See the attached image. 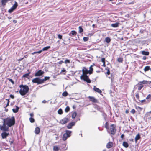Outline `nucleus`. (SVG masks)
<instances>
[{"instance_id": "nucleus-1", "label": "nucleus", "mask_w": 151, "mask_h": 151, "mask_svg": "<svg viewBox=\"0 0 151 151\" xmlns=\"http://www.w3.org/2000/svg\"><path fill=\"white\" fill-rule=\"evenodd\" d=\"M3 125H0V129L3 131H8L9 128L14 125L15 124V119L14 116L11 118L7 117L3 119Z\"/></svg>"}, {"instance_id": "nucleus-2", "label": "nucleus", "mask_w": 151, "mask_h": 151, "mask_svg": "<svg viewBox=\"0 0 151 151\" xmlns=\"http://www.w3.org/2000/svg\"><path fill=\"white\" fill-rule=\"evenodd\" d=\"M82 71L83 73L82 75L80 77L81 79L83 80L88 83H90L91 82V81L89 78L87 76V74L88 73L91 74L92 73V72L88 71V70L85 67H83Z\"/></svg>"}, {"instance_id": "nucleus-3", "label": "nucleus", "mask_w": 151, "mask_h": 151, "mask_svg": "<svg viewBox=\"0 0 151 151\" xmlns=\"http://www.w3.org/2000/svg\"><path fill=\"white\" fill-rule=\"evenodd\" d=\"M19 87L21 88L19 91V93L22 96L26 95L29 90L28 86L26 85L22 84L19 86Z\"/></svg>"}, {"instance_id": "nucleus-4", "label": "nucleus", "mask_w": 151, "mask_h": 151, "mask_svg": "<svg viewBox=\"0 0 151 151\" xmlns=\"http://www.w3.org/2000/svg\"><path fill=\"white\" fill-rule=\"evenodd\" d=\"M42 79L39 78H36L32 80V82L34 83H37V84L42 83Z\"/></svg>"}, {"instance_id": "nucleus-5", "label": "nucleus", "mask_w": 151, "mask_h": 151, "mask_svg": "<svg viewBox=\"0 0 151 151\" xmlns=\"http://www.w3.org/2000/svg\"><path fill=\"white\" fill-rule=\"evenodd\" d=\"M18 6V4L17 2L15 1V3L8 10L9 13H12Z\"/></svg>"}, {"instance_id": "nucleus-6", "label": "nucleus", "mask_w": 151, "mask_h": 151, "mask_svg": "<svg viewBox=\"0 0 151 151\" xmlns=\"http://www.w3.org/2000/svg\"><path fill=\"white\" fill-rule=\"evenodd\" d=\"M44 73L43 71H42L41 70H39L35 74V76H40L42 75Z\"/></svg>"}, {"instance_id": "nucleus-7", "label": "nucleus", "mask_w": 151, "mask_h": 151, "mask_svg": "<svg viewBox=\"0 0 151 151\" xmlns=\"http://www.w3.org/2000/svg\"><path fill=\"white\" fill-rule=\"evenodd\" d=\"M69 120L68 118L65 117L60 121V123L62 124H63L68 122Z\"/></svg>"}, {"instance_id": "nucleus-8", "label": "nucleus", "mask_w": 151, "mask_h": 151, "mask_svg": "<svg viewBox=\"0 0 151 151\" xmlns=\"http://www.w3.org/2000/svg\"><path fill=\"white\" fill-rule=\"evenodd\" d=\"M110 130L111 132V134L114 135L115 134L116 129L114 127V125L112 124L111 125L110 128Z\"/></svg>"}, {"instance_id": "nucleus-9", "label": "nucleus", "mask_w": 151, "mask_h": 151, "mask_svg": "<svg viewBox=\"0 0 151 151\" xmlns=\"http://www.w3.org/2000/svg\"><path fill=\"white\" fill-rule=\"evenodd\" d=\"M4 131V132L1 134V136L2 139H6L9 135V133L6 132V131Z\"/></svg>"}, {"instance_id": "nucleus-10", "label": "nucleus", "mask_w": 151, "mask_h": 151, "mask_svg": "<svg viewBox=\"0 0 151 151\" xmlns=\"http://www.w3.org/2000/svg\"><path fill=\"white\" fill-rule=\"evenodd\" d=\"M75 124V122H72L70 123L67 126V128L68 129H71L72 127L74 126Z\"/></svg>"}, {"instance_id": "nucleus-11", "label": "nucleus", "mask_w": 151, "mask_h": 151, "mask_svg": "<svg viewBox=\"0 0 151 151\" xmlns=\"http://www.w3.org/2000/svg\"><path fill=\"white\" fill-rule=\"evenodd\" d=\"M77 34V32L74 30H72L69 33V35L70 37H73L76 36Z\"/></svg>"}, {"instance_id": "nucleus-12", "label": "nucleus", "mask_w": 151, "mask_h": 151, "mask_svg": "<svg viewBox=\"0 0 151 151\" xmlns=\"http://www.w3.org/2000/svg\"><path fill=\"white\" fill-rule=\"evenodd\" d=\"M151 83V81H148L146 80H143L142 81H140L139 82L138 84L141 85L144 84H150Z\"/></svg>"}, {"instance_id": "nucleus-13", "label": "nucleus", "mask_w": 151, "mask_h": 151, "mask_svg": "<svg viewBox=\"0 0 151 151\" xmlns=\"http://www.w3.org/2000/svg\"><path fill=\"white\" fill-rule=\"evenodd\" d=\"M88 98L90 101H92L93 102H96L97 100L94 97L91 96H89Z\"/></svg>"}, {"instance_id": "nucleus-14", "label": "nucleus", "mask_w": 151, "mask_h": 151, "mask_svg": "<svg viewBox=\"0 0 151 151\" xmlns=\"http://www.w3.org/2000/svg\"><path fill=\"white\" fill-rule=\"evenodd\" d=\"M93 90L96 92L98 93H100L102 92V91L99 88L96 87V86H94L93 88Z\"/></svg>"}, {"instance_id": "nucleus-15", "label": "nucleus", "mask_w": 151, "mask_h": 151, "mask_svg": "<svg viewBox=\"0 0 151 151\" xmlns=\"http://www.w3.org/2000/svg\"><path fill=\"white\" fill-rule=\"evenodd\" d=\"M113 145V143L112 142H109L106 145V147L108 148H111Z\"/></svg>"}, {"instance_id": "nucleus-16", "label": "nucleus", "mask_w": 151, "mask_h": 151, "mask_svg": "<svg viewBox=\"0 0 151 151\" xmlns=\"http://www.w3.org/2000/svg\"><path fill=\"white\" fill-rule=\"evenodd\" d=\"M16 108L15 109L13 108L12 109V111L14 113H16L18 112L19 110V107L17 106H16Z\"/></svg>"}, {"instance_id": "nucleus-17", "label": "nucleus", "mask_w": 151, "mask_h": 151, "mask_svg": "<svg viewBox=\"0 0 151 151\" xmlns=\"http://www.w3.org/2000/svg\"><path fill=\"white\" fill-rule=\"evenodd\" d=\"M141 137L139 133H138L136 136L135 138V142L137 143L138 140Z\"/></svg>"}, {"instance_id": "nucleus-18", "label": "nucleus", "mask_w": 151, "mask_h": 151, "mask_svg": "<svg viewBox=\"0 0 151 151\" xmlns=\"http://www.w3.org/2000/svg\"><path fill=\"white\" fill-rule=\"evenodd\" d=\"M119 23L116 22L115 23L112 24H111V26L113 27H118Z\"/></svg>"}, {"instance_id": "nucleus-19", "label": "nucleus", "mask_w": 151, "mask_h": 151, "mask_svg": "<svg viewBox=\"0 0 151 151\" xmlns=\"http://www.w3.org/2000/svg\"><path fill=\"white\" fill-rule=\"evenodd\" d=\"M140 52L143 55H148L149 54V52L148 51H142Z\"/></svg>"}, {"instance_id": "nucleus-20", "label": "nucleus", "mask_w": 151, "mask_h": 151, "mask_svg": "<svg viewBox=\"0 0 151 151\" xmlns=\"http://www.w3.org/2000/svg\"><path fill=\"white\" fill-rule=\"evenodd\" d=\"M40 132V129L38 127H37L35 128V133L37 134H39V133Z\"/></svg>"}, {"instance_id": "nucleus-21", "label": "nucleus", "mask_w": 151, "mask_h": 151, "mask_svg": "<svg viewBox=\"0 0 151 151\" xmlns=\"http://www.w3.org/2000/svg\"><path fill=\"white\" fill-rule=\"evenodd\" d=\"M72 133V132L71 131L66 130L65 131V134H67V135L68 136V137H70L71 136V134Z\"/></svg>"}, {"instance_id": "nucleus-22", "label": "nucleus", "mask_w": 151, "mask_h": 151, "mask_svg": "<svg viewBox=\"0 0 151 151\" xmlns=\"http://www.w3.org/2000/svg\"><path fill=\"white\" fill-rule=\"evenodd\" d=\"M11 0H2L1 1V3L2 5L4 6L6 5V3L9 1H10Z\"/></svg>"}, {"instance_id": "nucleus-23", "label": "nucleus", "mask_w": 151, "mask_h": 151, "mask_svg": "<svg viewBox=\"0 0 151 151\" xmlns=\"http://www.w3.org/2000/svg\"><path fill=\"white\" fill-rule=\"evenodd\" d=\"M69 137H68V136L67 135V134L64 133L62 139L63 141H65L67 139V138Z\"/></svg>"}, {"instance_id": "nucleus-24", "label": "nucleus", "mask_w": 151, "mask_h": 151, "mask_svg": "<svg viewBox=\"0 0 151 151\" xmlns=\"http://www.w3.org/2000/svg\"><path fill=\"white\" fill-rule=\"evenodd\" d=\"M111 39L109 37H106L105 38V41L107 43H109L111 41Z\"/></svg>"}, {"instance_id": "nucleus-25", "label": "nucleus", "mask_w": 151, "mask_h": 151, "mask_svg": "<svg viewBox=\"0 0 151 151\" xmlns=\"http://www.w3.org/2000/svg\"><path fill=\"white\" fill-rule=\"evenodd\" d=\"M60 148L58 146H55L53 147V151H58Z\"/></svg>"}, {"instance_id": "nucleus-26", "label": "nucleus", "mask_w": 151, "mask_h": 151, "mask_svg": "<svg viewBox=\"0 0 151 151\" xmlns=\"http://www.w3.org/2000/svg\"><path fill=\"white\" fill-rule=\"evenodd\" d=\"M123 146L126 148H127L129 146V145L126 142H124L123 143Z\"/></svg>"}, {"instance_id": "nucleus-27", "label": "nucleus", "mask_w": 151, "mask_h": 151, "mask_svg": "<svg viewBox=\"0 0 151 151\" xmlns=\"http://www.w3.org/2000/svg\"><path fill=\"white\" fill-rule=\"evenodd\" d=\"M50 78L49 77H45L44 79H42V83H43L45 81L49 80L50 79Z\"/></svg>"}, {"instance_id": "nucleus-28", "label": "nucleus", "mask_w": 151, "mask_h": 151, "mask_svg": "<svg viewBox=\"0 0 151 151\" xmlns=\"http://www.w3.org/2000/svg\"><path fill=\"white\" fill-rule=\"evenodd\" d=\"M77 113L76 112H74L72 113V117L73 119H74L77 115Z\"/></svg>"}, {"instance_id": "nucleus-29", "label": "nucleus", "mask_w": 151, "mask_h": 151, "mask_svg": "<svg viewBox=\"0 0 151 151\" xmlns=\"http://www.w3.org/2000/svg\"><path fill=\"white\" fill-rule=\"evenodd\" d=\"M50 48V46H48L47 47H46L43 48L42 49V51H46L48 49Z\"/></svg>"}, {"instance_id": "nucleus-30", "label": "nucleus", "mask_w": 151, "mask_h": 151, "mask_svg": "<svg viewBox=\"0 0 151 151\" xmlns=\"http://www.w3.org/2000/svg\"><path fill=\"white\" fill-rule=\"evenodd\" d=\"M150 69V67L149 66H146L145 67V68L144 69V70L145 72H146V71H148Z\"/></svg>"}, {"instance_id": "nucleus-31", "label": "nucleus", "mask_w": 151, "mask_h": 151, "mask_svg": "<svg viewBox=\"0 0 151 151\" xmlns=\"http://www.w3.org/2000/svg\"><path fill=\"white\" fill-rule=\"evenodd\" d=\"M30 73V72H29L28 73H27V74H24V75H23V77H24V78H28V76H29V74Z\"/></svg>"}, {"instance_id": "nucleus-32", "label": "nucleus", "mask_w": 151, "mask_h": 151, "mask_svg": "<svg viewBox=\"0 0 151 151\" xmlns=\"http://www.w3.org/2000/svg\"><path fill=\"white\" fill-rule=\"evenodd\" d=\"M79 33H82L83 31V29H82V27L81 26H79Z\"/></svg>"}, {"instance_id": "nucleus-33", "label": "nucleus", "mask_w": 151, "mask_h": 151, "mask_svg": "<svg viewBox=\"0 0 151 151\" xmlns=\"http://www.w3.org/2000/svg\"><path fill=\"white\" fill-rule=\"evenodd\" d=\"M58 114H61L63 113V111L62 109H59L58 111Z\"/></svg>"}, {"instance_id": "nucleus-34", "label": "nucleus", "mask_w": 151, "mask_h": 151, "mask_svg": "<svg viewBox=\"0 0 151 151\" xmlns=\"http://www.w3.org/2000/svg\"><path fill=\"white\" fill-rule=\"evenodd\" d=\"M68 95V93L66 91H65L62 93V95L63 96H66Z\"/></svg>"}, {"instance_id": "nucleus-35", "label": "nucleus", "mask_w": 151, "mask_h": 151, "mask_svg": "<svg viewBox=\"0 0 151 151\" xmlns=\"http://www.w3.org/2000/svg\"><path fill=\"white\" fill-rule=\"evenodd\" d=\"M117 60L118 62L122 63V62L123 60V58H119Z\"/></svg>"}, {"instance_id": "nucleus-36", "label": "nucleus", "mask_w": 151, "mask_h": 151, "mask_svg": "<svg viewBox=\"0 0 151 151\" xmlns=\"http://www.w3.org/2000/svg\"><path fill=\"white\" fill-rule=\"evenodd\" d=\"M70 108L68 106H67L66 107V108L65 109V111L66 112H68L70 110Z\"/></svg>"}, {"instance_id": "nucleus-37", "label": "nucleus", "mask_w": 151, "mask_h": 151, "mask_svg": "<svg viewBox=\"0 0 151 151\" xmlns=\"http://www.w3.org/2000/svg\"><path fill=\"white\" fill-rule=\"evenodd\" d=\"M31 123H33L34 122L35 120L34 118L30 117L29 119Z\"/></svg>"}, {"instance_id": "nucleus-38", "label": "nucleus", "mask_w": 151, "mask_h": 151, "mask_svg": "<svg viewBox=\"0 0 151 151\" xmlns=\"http://www.w3.org/2000/svg\"><path fill=\"white\" fill-rule=\"evenodd\" d=\"M88 37H84L83 38V40L84 41H88Z\"/></svg>"}, {"instance_id": "nucleus-39", "label": "nucleus", "mask_w": 151, "mask_h": 151, "mask_svg": "<svg viewBox=\"0 0 151 151\" xmlns=\"http://www.w3.org/2000/svg\"><path fill=\"white\" fill-rule=\"evenodd\" d=\"M140 86H138V90H141L142 87H143V86L142 84L140 85Z\"/></svg>"}, {"instance_id": "nucleus-40", "label": "nucleus", "mask_w": 151, "mask_h": 151, "mask_svg": "<svg viewBox=\"0 0 151 151\" xmlns=\"http://www.w3.org/2000/svg\"><path fill=\"white\" fill-rule=\"evenodd\" d=\"M8 79V80H9V81H10V82H11L13 84H14V82L12 79L9 78Z\"/></svg>"}, {"instance_id": "nucleus-41", "label": "nucleus", "mask_w": 151, "mask_h": 151, "mask_svg": "<svg viewBox=\"0 0 151 151\" xmlns=\"http://www.w3.org/2000/svg\"><path fill=\"white\" fill-rule=\"evenodd\" d=\"M92 65H91L89 67V70H88V71H89L91 72H92L93 71V68H92Z\"/></svg>"}, {"instance_id": "nucleus-42", "label": "nucleus", "mask_w": 151, "mask_h": 151, "mask_svg": "<svg viewBox=\"0 0 151 151\" xmlns=\"http://www.w3.org/2000/svg\"><path fill=\"white\" fill-rule=\"evenodd\" d=\"M102 116L104 117V118L105 119L106 117V115L104 113H102Z\"/></svg>"}, {"instance_id": "nucleus-43", "label": "nucleus", "mask_w": 151, "mask_h": 151, "mask_svg": "<svg viewBox=\"0 0 151 151\" xmlns=\"http://www.w3.org/2000/svg\"><path fill=\"white\" fill-rule=\"evenodd\" d=\"M58 37L60 39H61L62 38V36L61 35L59 34L58 35Z\"/></svg>"}, {"instance_id": "nucleus-44", "label": "nucleus", "mask_w": 151, "mask_h": 151, "mask_svg": "<svg viewBox=\"0 0 151 151\" xmlns=\"http://www.w3.org/2000/svg\"><path fill=\"white\" fill-rule=\"evenodd\" d=\"M111 83H113L114 81V78L112 75L111 76Z\"/></svg>"}, {"instance_id": "nucleus-45", "label": "nucleus", "mask_w": 151, "mask_h": 151, "mask_svg": "<svg viewBox=\"0 0 151 151\" xmlns=\"http://www.w3.org/2000/svg\"><path fill=\"white\" fill-rule=\"evenodd\" d=\"M135 110L134 109H132L131 111V112L133 114H134L135 113Z\"/></svg>"}, {"instance_id": "nucleus-46", "label": "nucleus", "mask_w": 151, "mask_h": 151, "mask_svg": "<svg viewBox=\"0 0 151 151\" xmlns=\"http://www.w3.org/2000/svg\"><path fill=\"white\" fill-rule=\"evenodd\" d=\"M64 62L65 64H66L67 63H70V61L69 60L66 59L65 60Z\"/></svg>"}, {"instance_id": "nucleus-47", "label": "nucleus", "mask_w": 151, "mask_h": 151, "mask_svg": "<svg viewBox=\"0 0 151 151\" xmlns=\"http://www.w3.org/2000/svg\"><path fill=\"white\" fill-rule=\"evenodd\" d=\"M94 108L96 109H97L98 110H100V107L99 106L97 105H96L95 106Z\"/></svg>"}, {"instance_id": "nucleus-48", "label": "nucleus", "mask_w": 151, "mask_h": 151, "mask_svg": "<svg viewBox=\"0 0 151 151\" xmlns=\"http://www.w3.org/2000/svg\"><path fill=\"white\" fill-rule=\"evenodd\" d=\"M151 97V95L150 94L148 95L146 97V99H150Z\"/></svg>"}, {"instance_id": "nucleus-49", "label": "nucleus", "mask_w": 151, "mask_h": 151, "mask_svg": "<svg viewBox=\"0 0 151 151\" xmlns=\"http://www.w3.org/2000/svg\"><path fill=\"white\" fill-rule=\"evenodd\" d=\"M9 99H8L7 103V104L6 106H5V107H7L8 106H9Z\"/></svg>"}, {"instance_id": "nucleus-50", "label": "nucleus", "mask_w": 151, "mask_h": 151, "mask_svg": "<svg viewBox=\"0 0 151 151\" xmlns=\"http://www.w3.org/2000/svg\"><path fill=\"white\" fill-rule=\"evenodd\" d=\"M135 96H136V98L137 99H139V94L138 93H137L136 94Z\"/></svg>"}, {"instance_id": "nucleus-51", "label": "nucleus", "mask_w": 151, "mask_h": 151, "mask_svg": "<svg viewBox=\"0 0 151 151\" xmlns=\"http://www.w3.org/2000/svg\"><path fill=\"white\" fill-rule=\"evenodd\" d=\"M101 61L103 62H105V58H103L101 59Z\"/></svg>"}, {"instance_id": "nucleus-52", "label": "nucleus", "mask_w": 151, "mask_h": 151, "mask_svg": "<svg viewBox=\"0 0 151 151\" xmlns=\"http://www.w3.org/2000/svg\"><path fill=\"white\" fill-rule=\"evenodd\" d=\"M110 72L109 70V69H108L107 70V71L106 72V74L107 75H109L110 74Z\"/></svg>"}, {"instance_id": "nucleus-53", "label": "nucleus", "mask_w": 151, "mask_h": 151, "mask_svg": "<svg viewBox=\"0 0 151 151\" xmlns=\"http://www.w3.org/2000/svg\"><path fill=\"white\" fill-rule=\"evenodd\" d=\"M104 126L105 128L107 129L108 127H107V123L106 122Z\"/></svg>"}, {"instance_id": "nucleus-54", "label": "nucleus", "mask_w": 151, "mask_h": 151, "mask_svg": "<svg viewBox=\"0 0 151 151\" xmlns=\"http://www.w3.org/2000/svg\"><path fill=\"white\" fill-rule=\"evenodd\" d=\"M10 97L12 99H14V95L12 94H11L10 95Z\"/></svg>"}, {"instance_id": "nucleus-55", "label": "nucleus", "mask_w": 151, "mask_h": 151, "mask_svg": "<svg viewBox=\"0 0 151 151\" xmlns=\"http://www.w3.org/2000/svg\"><path fill=\"white\" fill-rule=\"evenodd\" d=\"M66 70L63 69V70H61V73H62V72H66Z\"/></svg>"}, {"instance_id": "nucleus-56", "label": "nucleus", "mask_w": 151, "mask_h": 151, "mask_svg": "<svg viewBox=\"0 0 151 151\" xmlns=\"http://www.w3.org/2000/svg\"><path fill=\"white\" fill-rule=\"evenodd\" d=\"M144 31L143 30L141 29L140 31V32L141 33H144Z\"/></svg>"}, {"instance_id": "nucleus-57", "label": "nucleus", "mask_w": 151, "mask_h": 151, "mask_svg": "<svg viewBox=\"0 0 151 151\" xmlns=\"http://www.w3.org/2000/svg\"><path fill=\"white\" fill-rule=\"evenodd\" d=\"M42 50H40L39 51H37V53H39V54L40 53L42 52Z\"/></svg>"}, {"instance_id": "nucleus-58", "label": "nucleus", "mask_w": 151, "mask_h": 151, "mask_svg": "<svg viewBox=\"0 0 151 151\" xmlns=\"http://www.w3.org/2000/svg\"><path fill=\"white\" fill-rule=\"evenodd\" d=\"M147 58V57L145 56H143V58H142V59L143 60H145Z\"/></svg>"}, {"instance_id": "nucleus-59", "label": "nucleus", "mask_w": 151, "mask_h": 151, "mask_svg": "<svg viewBox=\"0 0 151 151\" xmlns=\"http://www.w3.org/2000/svg\"><path fill=\"white\" fill-rule=\"evenodd\" d=\"M124 134H122L121 135V138H122V139H123L124 137Z\"/></svg>"}, {"instance_id": "nucleus-60", "label": "nucleus", "mask_w": 151, "mask_h": 151, "mask_svg": "<svg viewBox=\"0 0 151 151\" xmlns=\"http://www.w3.org/2000/svg\"><path fill=\"white\" fill-rule=\"evenodd\" d=\"M30 115L31 117H32L33 116L34 114H33V113H32L30 114Z\"/></svg>"}, {"instance_id": "nucleus-61", "label": "nucleus", "mask_w": 151, "mask_h": 151, "mask_svg": "<svg viewBox=\"0 0 151 151\" xmlns=\"http://www.w3.org/2000/svg\"><path fill=\"white\" fill-rule=\"evenodd\" d=\"M102 66L104 67L106 66L105 62L103 63V65Z\"/></svg>"}, {"instance_id": "nucleus-62", "label": "nucleus", "mask_w": 151, "mask_h": 151, "mask_svg": "<svg viewBox=\"0 0 151 151\" xmlns=\"http://www.w3.org/2000/svg\"><path fill=\"white\" fill-rule=\"evenodd\" d=\"M145 101H146L145 99H144L143 100L141 101H140L141 103H143V102H145Z\"/></svg>"}, {"instance_id": "nucleus-63", "label": "nucleus", "mask_w": 151, "mask_h": 151, "mask_svg": "<svg viewBox=\"0 0 151 151\" xmlns=\"http://www.w3.org/2000/svg\"><path fill=\"white\" fill-rule=\"evenodd\" d=\"M9 142L10 145H11L12 143H13V141L12 140V141H9Z\"/></svg>"}, {"instance_id": "nucleus-64", "label": "nucleus", "mask_w": 151, "mask_h": 151, "mask_svg": "<svg viewBox=\"0 0 151 151\" xmlns=\"http://www.w3.org/2000/svg\"><path fill=\"white\" fill-rule=\"evenodd\" d=\"M63 63V61H60L59 62V63L60 64H61Z\"/></svg>"}]
</instances>
